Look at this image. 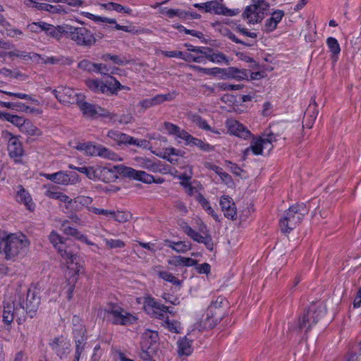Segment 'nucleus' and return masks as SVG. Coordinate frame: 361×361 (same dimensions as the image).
<instances>
[{
	"instance_id": "obj_1",
	"label": "nucleus",
	"mask_w": 361,
	"mask_h": 361,
	"mask_svg": "<svg viewBox=\"0 0 361 361\" xmlns=\"http://www.w3.org/2000/svg\"><path fill=\"white\" fill-rule=\"evenodd\" d=\"M39 300L36 298L33 292L27 291L26 306L24 307L21 302L16 300H6L4 302L3 321L6 324H11L16 317L18 324L25 319V312L32 318L38 309Z\"/></svg>"
},
{
	"instance_id": "obj_2",
	"label": "nucleus",
	"mask_w": 361,
	"mask_h": 361,
	"mask_svg": "<svg viewBox=\"0 0 361 361\" xmlns=\"http://www.w3.org/2000/svg\"><path fill=\"white\" fill-rule=\"evenodd\" d=\"M30 242L22 233H10L0 239V253L6 260L15 261L23 257L29 250Z\"/></svg>"
},
{
	"instance_id": "obj_3",
	"label": "nucleus",
	"mask_w": 361,
	"mask_h": 361,
	"mask_svg": "<svg viewBox=\"0 0 361 361\" xmlns=\"http://www.w3.org/2000/svg\"><path fill=\"white\" fill-rule=\"evenodd\" d=\"M307 214L304 204H296L288 208L280 220V226L283 233H290L296 228Z\"/></svg>"
},
{
	"instance_id": "obj_4",
	"label": "nucleus",
	"mask_w": 361,
	"mask_h": 361,
	"mask_svg": "<svg viewBox=\"0 0 361 361\" xmlns=\"http://www.w3.org/2000/svg\"><path fill=\"white\" fill-rule=\"evenodd\" d=\"M68 31V37L78 45L90 47L96 42L94 35L86 27L69 25Z\"/></svg>"
},
{
	"instance_id": "obj_5",
	"label": "nucleus",
	"mask_w": 361,
	"mask_h": 361,
	"mask_svg": "<svg viewBox=\"0 0 361 361\" xmlns=\"http://www.w3.org/2000/svg\"><path fill=\"white\" fill-rule=\"evenodd\" d=\"M105 312L111 316V322L116 325L128 326L135 324L137 317L118 305H111Z\"/></svg>"
},
{
	"instance_id": "obj_6",
	"label": "nucleus",
	"mask_w": 361,
	"mask_h": 361,
	"mask_svg": "<svg viewBox=\"0 0 361 361\" xmlns=\"http://www.w3.org/2000/svg\"><path fill=\"white\" fill-rule=\"evenodd\" d=\"M78 106L85 117L95 118L97 116H102L109 118L110 120L114 121V122L116 121V114L109 112L101 106L85 102V98L80 99L78 103Z\"/></svg>"
},
{
	"instance_id": "obj_7",
	"label": "nucleus",
	"mask_w": 361,
	"mask_h": 361,
	"mask_svg": "<svg viewBox=\"0 0 361 361\" xmlns=\"http://www.w3.org/2000/svg\"><path fill=\"white\" fill-rule=\"evenodd\" d=\"M76 149L84 152L88 156H99L111 160H116L118 155L108 148L99 145H93L92 143H79Z\"/></svg>"
},
{
	"instance_id": "obj_8",
	"label": "nucleus",
	"mask_w": 361,
	"mask_h": 361,
	"mask_svg": "<svg viewBox=\"0 0 361 361\" xmlns=\"http://www.w3.org/2000/svg\"><path fill=\"white\" fill-rule=\"evenodd\" d=\"M52 93L56 99L63 104H78L80 99L85 98L83 94L76 92L73 89L63 86H59L56 89L52 90Z\"/></svg>"
},
{
	"instance_id": "obj_9",
	"label": "nucleus",
	"mask_w": 361,
	"mask_h": 361,
	"mask_svg": "<svg viewBox=\"0 0 361 361\" xmlns=\"http://www.w3.org/2000/svg\"><path fill=\"white\" fill-rule=\"evenodd\" d=\"M107 137L113 140L118 145H133L146 148L149 142L146 140H139L118 130H111L107 133Z\"/></svg>"
},
{
	"instance_id": "obj_10",
	"label": "nucleus",
	"mask_w": 361,
	"mask_h": 361,
	"mask_svg": "<svg viewBox=\"0 0 361 361\" xmlns=\"http://www.w3.org/2000/svg\"><path fill=\"white\" fill-rule=\"evenodd\" d=\"M47 179L54 182L56 184L61 185H74L80 181L77 174L69 175L66 171H60L54 173L42 174Z\"/></svg>"
},
{
	"instance_id": "obj_11",
	"label": "nucleus",
	"mask_w": 361,
	"mask_h": 361,
	"mask_svg": "<svg viewBox=\"0 0 361 361\" xmlns=\"http://www.w3.org/2000/svg\"><path fill=\"white\" fill-rule=\"evenodd\" d=\"M183 231L193 240L200 243H203L206 246V247L210 251L214 250V244L211 235H209V233H204L203 231V228H202V231L203 232L204 235H201L200 233L193 230L188 225H185L183 227Z\"/></svg>"
},
{
	"instance_id": "obj_12",
	"label": "nucleus",
	"mask_w": 361,
	"mask_h": 361,
	"mask_svg": "<svg viewBox=\"0 0 361 361\" xmlns=\"http://www.w3.org/2000/svg\"><path fill=\"white\" fill-rule=\"evenodd\" d=\"M2 137L8 139V151L11 157L20 158L23 154V149L19 140L10 132L4 130L1 133Z\"/></svg>"
},
{
	"instance_id": "obj_13",
	"label": "nucleus",
	"mask_w": 361,
	"mask_h": 361,
	"mask_svg": "<svg viewBox=\"0 0 361 361\" xmlns=\"http://www.w3.org/2000/svg\"><path fill=\"white\" fill-rule=\"evenodd\" d=\"M318 317L319 314H317L316 310H309L299 319L295 330L307 332L313 324L317 322Z\"/></svg>"
},
{
	"instance_id": "obj_14",
	"label": "nucleus",
	"mask_w": 361,
	"mask_h": 361,
	"mask_svg": "<svg viewBox=\"0 0 361 361\" xmlns=\"http://www.w3.org/2000/svg\"><path fill=\"white\" fill-rule=\"evenodd\" d=\"M260 6L255 4L247 6L243 13V18L247 19L251 24L261 22L264 15L262 11H260Z\"/></svg>"
},
{
	"instance_id": "obj_15",
	"label": "nucleus",
	"mask_w": 361,
	"mask_h": 361,
	"mask_svg": "<svg viewBox=\"0 0 361 361\" xmlns=\"http://www.w3.org/2000/svg\"><path fill=\"white\" fill-rule=\"evenodd\" d=\"M220 205L225 217L235 220L237 219V210L231 197L222 196L220 200Z\"/></svg>"
},
{
	"instance_id": "obj_16",
	"label": "nucleus",
	"mask_w": 361,
	"mask_h": 361,
	"mask_svg": "<svg viewBox=\"0 0 361 361\" xmlns=\"http://www.w3.org/2000/svg\"><path fill=\"white\" fill-rule=\"evenodd\" d=\"M226 126L230 134L246 139L251 135L250 130L235 120H228Z\"/></svg>"
},
{
	"instance_id": "obj_17",
	"label": "nucleus",
	"mask_w": 361,
	"mask_h": 361,
	"mask_svg": "<svg viewBox=\"0 0 361 361\" xmlns=\"http://www.w3.org/2000/svg\"><path fill=\"white\" fill-rule=\"evenodd\" d=\"M60 256L66 261L67 264H73L77 258L73 248L72 243L67 240L63 245H59L56 250Z\"/></svg>"
},
{
	"instance_id": "obj_18",
	"label": "nucleus",
	"mask_w": 361,
	"mask_h": 361,
	"mask_svg": "<svg viewBox=\"0 0 361 361\" xmlns=\"http://www.w3.org/2000/svg\"><path fill=\"white\" fill-rule=\"evenodd\" d=\"M216 75L223 74L226 78H234L236 80H243L247 78L246 70L239 69L235 67H229L228 68H217Z\"/></svg>"
},
{
	"instance_id": "obj_19",
	"label": "nucleus",
	"mask_w": 361,
	"mask_h": 361,
	"mask_svg": "<svg viewBox=\"0 0 361 361\" xmlns=\"http://www.w3.org/2000/svg\"><path fill=\"white\" fill-rule=\"evenodd\" d=\"M223 0L211 1L212 13L225 16H235L240 13L238 8L230 9L221 4Z\"/></svg>"
},
{
	"instance_id": "obj_20",
	"label": "nucleus",
	"mask_w": 361,
	"mask_h": 361,
	"mask_svg": "<svg viewBox=\"0 0 361 361\" xmlns=\"http://www.w3.org/2000/svg\"><path fill=\"white\" fill-rule=\"evenodd\" d=\"M71 344L63 337L56 338L52 343V348L61 358L67 356L70 352Z\"/></svg>"
},
{
	"instance_id": "obj_21",
	"label": "nucleus",
	"mask_w": 361,
	"mask_h": 361,
	"mask_svg": "<svg viewBox=\"0 0 361 361\" xmlns=\"http://www.w3.org/2000/svg\"><path fill=\"white\" fill-rule=\"evenodd\" d=\"M157 155L168 160L171 164H176L178 161L179 157L183 156V152L173 147H168L162 152L157 153Z\"/></svg>"
},
{
	"instance_id": "obj_22",
	"label": "nucleus",
	"mask_w": 361,
	"mask_h": 361,
	"mask_svg": "<svg viewBox=\"0 0 361 361\" xmlns=\"http://www.w3.org/2000/svg\"><path fill=\"white\" fill-rule=\"evenodd\" d=\"M77 171L84 173L89 179L96 180L100 178L101 173L105 169L100 166H82L77 169Z\"/></svg>"
},
{
	"instance_id": "obj_23",
	"label": "nucleus",
	"mask_w": 361,
	"mask_h": 361,
	"mask_svg": "<svg viewBox=\"0 0 361 361\" xmlns=\"http://www.w3.org/2000/svg\"><path fill=\"white\" fill-rule=\"evenodd\" d=\"M68 27L69 25H59L55 27L47 23V26H46L44 31L48 35L56 39L57 40H60L62 37V34H68Z\"/></svg>"
},
{
	"instance_id": "obj_24",
	"label": "nucleus",
	"mask_w": 361,
	"mask_h": 361,
	"mask_svg": "<svg viewBox=\"0 0 361 361\" xmlns=\"http://www.w3.org/2000/svg\"><path fill=\"white\" fill-rule=\"evenodd\" d=\"M157 331L147 329L142 334V341L141 345L145 346L146 349H154L153 345L157 343Z\"/></svg>"
},
{
	"instance_id": "obj_25",
	"label": "nucleus",
	"mask_w": 361,
	"mask_h": 361,
	"mask_svg": "<svg viewBox=\"0 0 361 361\" xmlns=\"http://www.w3.org/2000/svg\"><path fill=\"white\" fill-rule=\"evenodd\" d=\"M265 147V145L262 140V137L253 139L250 146L245 149L243 152V157L245 158L250 152H252L255 155H259L262 154L263 148Z\"/></svg>"
},
{
	"instance_id": "obj_26",
	"label": "nucleus",
	"mask_w": 361,
	"mask_h": 361,
	"mask_svg": "<svg viewBox=\"0 0 361 361\" xmlns=\"http://www.w3.org/2000/svg\"><path fill=\"white\" fill-rule=\"evenodd\" d=\"M19 187L20 190L17 192V201L23 203L29 210H34L35 204L32 202L30 195L21 185Z\"/></svg>"
},
{
	"instance_id": "obj_27",
	"label": "nucleus",
	"mask_w": 361,
	"mask_h": 361,
	"mask_svg": "<svg viewBox=\"0 0 361 361\" xmlns=\"http://www.w3.org/2000/svg\"><path fill=\"white\" fill-rule=\"evenodd\" d=\"M283 16L284 12L281 10L274 11L272 13L271 17L266 21L264 25L266 32H269L275 30Z\"/></svg>"
},
{
	"instance_id": "obj_28",
	"label": "nucleus",
	"mask_w": 361,
	"mask_h": 361,
	"mask_svg": "<svg viewBox=\"0 0 361 361\" xmlns=\"http://www.w3.org/2000/svg\"><path fill=\"white\" fill-rule=\"evenodd\" d=\"M85 84L90 90L96 93H109V89L108 85L97 79H87L85 81Z\"/></svg>"
},
{
	"instance_id": "obj_29",
	"label": "nucleus",
	"mask_w": 361,
	"mask_h": 361,
	"mask_svg": "<svg viewBox=\"0 0 361 361\" xmlns=\"http://www.w3.org/2000/svg\"><path fill=\"white\" fill-rule=\"evenodd\" d=\"M178 354L180 356L190 355L192 353V341L187 337L179 339L177 342Z\"/></svg>"
},
{
	"instance_id": "obj_30",
	"label": "nucleus",
	"mask_w": 361,
	"mask_h": 361,
	"mask_svg": "<svg viewBox=\"0 0 361 361\" xmlns=\"http://www.w3.org/2000/svg\"><path fill=\"white\" fill-rule=\"evenodd\" d=\"M185 141L186 145H195L198 147L200 149L206 152H209L214 149V147L210 145L208 143L203 142L202 140L195 138L192 136L190 134H188L185 137Z\"/></svg>"
},
{
	"instance_id": "obj_31",
	"label": "nucleus",
	"mask_w": 361,
	"mask_h": 361,
	"mask_svg": "<svg viewBox=\"0 0 361 361\" xmlns=\"http://www.w3.org/2000/svg\"><path fill=\"white\" fill-rule=\"evenodd\" d=\"M164 126L170 135H176L183 140L185 139V136L186 137L188 134L186 130L180 129L178 126L169 122H164Z\"/></svg>"
},
{
	"instance_id": "obj_32",
	"label": "nucleus",
	"mask_w": 361,
	"mask_h": 361,
	"mask_svg": "<svg viewBox=\"0 0 361 361\" xmlns=\"http://www.w3.org/2000/svg\"><path fill=\"white\" fill-rule=\"evenodd\" d=\"M152 308L153 312L158 314V312H169V307L156 301L153 298H147L145 300V308Z\"/></svg>"
},
{
	"instance_id": "obj_33",
	"label": "nucleus",
	"mask_w": 361,
	"mask_h": 361,
	"mask_svg": "<svg viewBox=\"0 0 361 361\" xmlns=\"http://www.w3.org/2000/svg\"><path fill=\"white\" fill-rule=\"evenodd\" d=\"M79 331H80V333H81V334H80L78 336L75 335L76 349H75V360L74 361H79L80 355L84 350L85 338L84 336L83 329L81 328Z\"/></svg>"
},
{
	"instance_id": "obj_34",
	"label": "nucleus",
	"mask_w": 361,
	"mask_h": 361,
	"mask_svg": "<svg viewBox=\"0 0 361 361\" xmlns=\"http://www.w3.org/2000/svg\"><path fill=\"white\" fill-rule=\"evenodd\" d=\"M100 6L108 10V11H116L118 13H125L126 14L130 15L132 13V9L130 8L125 7L121 4L114 3V2H109L106 4H101Z\"/></svg>"
},
{
	"instance_id": "obj_35",
	"label": "nucleus",
	"mask_w": 361,
	"mask_h": 361,
	"mask_svg": "<svg viewBox=\"0 0 361 361\" xmlns=\"http://www.w3.org/2000/svg\"><path fill=\"white\" fill-rule=\"evenodd\" d=\"M208 61L220 63L224 62L226 64H229V61L227 59V57L225 54L221 52H213L212 49L208 47V55H207Z\"/></svg>"
},
{
	"instance_id": "obj_36",
	"label": "nucleus",
	"mask_w": 361,
	"mask_h": 361,
	"mask_svg": "<svg viewBox=\"0 0 361 361\" xmlns=\"http://www.w3.org/2000/svg\"><path fill=\"white\" fill-rule=\"evenodd\" d=\"M169 247L179 253H185L191 250V244L184 241H169Z\"/></svg>"
},
{
	"instance_id": "obj_37",
	"label": "nucleus",
	"mask_w": 361,
	"mask_h": 361,
	"mask_svg": "<svg viewBox=\"0 0 361 361\" xmlns=\"http://www.w3.org/2000/svg\"><path fill=\"white\" fill-rule=\"evenodd\" d=\"M135 161L138 165L143 169L152 171H155L157 169V165L147 157H136Z\"/></svg>"
},
{
	"instance_id": "obj_38",
	"label": "nucleus",
	"mask_w": 361,
	"mask_h": 361,
	"mask_svg": "<svg viewBox=\"0 0 361 361\" xmlns=\"http://www.w3.org/2000/svg\"><path fill=\"white\" fill-rule=\"evenodd\" d=\"M21 131L25 132L30 136L39 137L42 135V132L37 127L32 125L30 121H25Z\"/></svg>"
},
{
	"instance_id": "obj_39",
	"label": "nucleus",
	"mask_w": 361,
	"mask_h": 361,
	"mask_svg": "<svg viewBox=\"0 0 361 361\" xmlns=\"http://www.w3.org/2000/svg\"><path fill=\"white\" fill-rule=\"evenodd\" d=\"M194 50L196 51V54H195L194 62L205 64L208 60V47H202L200 49Z\"/></svg>"
},
{
	"instance_id": "obj_40",
	"label": "nucleus",
	"mask_w": 361,
	"mask_h": 361,
	"mask_svg": "<svg viewBox=\"0 0 361 361\" xmlns=\"http://www.w3.org/2000/svg\"><path fill=\"white\" fill-rule=\"evenodd\" d=\"M3 116L5 118L6 121L11 122V123L16 126L20 127V130L22 129L23 126H24L26 121L23 117L8 113L3 114Z\"/></svg>"
},
{
	"instance_id": "obj_41",
	"label": "nucleus",
	"mask_w": 361,
	"mask_h": 361,
	"mask_svg": "<svg viewBox=\"0 0 361 361\" xmlns=\"http://www.w3.org/2000/svg\"><path fill=\"white\" fill-rule=\"evenodd\" d=\"M93 200L92 197L84 195L78 196L73 199V203L76 204V207H78V204H80L82 207H86L88 211L90 208H94V207L90 206Z\"/></svg>"
},
{
	"instance_id": "obj_42",
	"label": "nucleus",
	"mask_w": 361,
	"mask_h": 361,
	"mask_svg": "<svg viewBox=\"0 0 361 361\" xmlns=\"http://www.w3.org/2000/svg\"><path fill=\"white\" fill-rule=\"evenodd\" d=\"M164 326L168 329L171 332L180 334L181 330L180 323L176 320H170L166 319L164 321Z\"/></svg>"
},
{
	"instance_id": "obj_43",
	"label": "nucleus",
	"mask_w": 361,
	"mask_h": 361,
	"mask_svg": "<svg viewBox=\"0 0 361 361\" xmlns=\"http://www.w3.org/2000/svg\"><path fill=\"white\" fill-rule=\"evenodd\" d=\"M112 218L119 223H125L132 218V214L130 212H126L123 211H114Z\"/></svg>"
},
{
	"instance_id": "obj_44",
	"label": "nucleus",
	"mask_w": 361,
	"mask_h": 361,
	"mask_svg": "<svg viewBox=\"0 0 361 361\" xmlns=\"http://www.w3.org/2000/svg\"><path fill=\"white\" fill-rule=\"evenodd\" d=\"M102 59L105 61L108 60H111L115 64L121 66L126 65L129 63V61L125 58L121 59L120 56L117 55H111L110 54H104L102 56Z\"/></svg>"
},
{
	"instance_id": "obj_45",
	"label": "nucleus",
	"mask_w": 361,
	"mask_h": 361,
	"mask_svg": "<svg viewBox=\"0 0 361 361\" xmlns=\"http://www.w3.org/2000/svg\"><path fill=\"white\" fill-rule=\"evenodd\" d=\"M116 169L121 175L128 178H133V179L137 173V171L134 169L123 165L117 166Z\"/></svg>"
},
{
	"instance_id": "obj_46",
	"label": "nucleus",
	"mask_w": 361,
	"mask_h": 361,
	"mask_svg": "<svg viewBox=\"0 0 361 361\" xmlns=\"http://www.w3.org/2000/svg\"><path fill=\"white\" fill-rule=\"evenodd\" d=\"M134 179L142 181L145 183H152L155 181L154 176L147 173L143 171H137V173L135 176H134Z\"/></svg>"
},
{
	"instance_id": "obj_47",
	"label": "nucleus",
	"mask_w": 361,
	"mask_h": 361,
	"mask_svg": "<svg viewBox=\"0 0 361 361\" xmlns=\"http://www.w3.org/2000/svg\"><path fill=\"white\" fill-rule=\"evenodd\" d=\"M190 121L203 130H211V127L207 124V121L199 115H191Z\"/></svg>"
},
{
	"instance_id": "obj_48",
	"label": "nucleus",
	"mask_w": 361,
	"mask_h": 361,
	"mask_svg": "<svg viewBox=\"0 0 361 361\" xmlns=\"http://www.w3.org/2000/svg\"><path fill=\"white\" fill-rule=\"evenodd\" d=\"M50 243L57 250L59 245H63L67 239L63 240V238L55 231H52L49 236Z\"/></svg>"
},
{
	"instance_id": "obj_49",
	"label": "nucleus",
	"mask_w": 361,
	"mask_h": 361,
	"mask_svg": "<svg viewBox=\"0 0 361 361\" xmlns=\"http://www.w3.org/2000/svg\"><path fill=\"white\" fill-rule=\"evenodd\" d=\"M326 44L334 55H338L341 51L340 45L336 39L334 37H329L326 39Z\"/></svg>"
},
{
	"instance_id": "obj_50",
	"label": "nucleus",
	"mask_w": 361,
	"mask_h": 361,
	"mask_svg": "<svg viewBox=\"0 0 361 361\" xmlns=\"http://www.w3.org/2000/svg\"><path fill=\"white\" fill-rule=\"evenodd\" d=\"M159 276L164 279L166 281L170 282L174 285H179L180 280L178 279L176 276H174L171 273L166 271H162L159 272Z\"/></svg>"
},
{
	"instance_id": "obj_51",
	"label": "nucleus",
	"mask_w": 361,
	"mask_h": 361,
	"mask_svg": "<svg viewBox=\"0 0 361 361\" xmlns=\"http://www.w3.org/2000/svg\"><path fill=\"white\" fill-rule=\"evenodd\" d=\"M84 16L89 19H91L95 22H102V23H115L116 20L114 18H109L106 17H101L98 16H95L90 13L86 12L84 13Z\"/></svg>"
},
{
	"instance_id": "obj_52",
	"label": "nucleus",
	"mask_w": 361,
	"mask_h": 361,
	"mask_svg": "<svg viewBox=\"0 0 361 361\" xmlns=\"http://www.w3.org/2000/svg\"><path fill=\"white\" fill-rule=\"evenodd\" d=\"M46 26H47V23L45 22H34L27 25V28L30 31L32 32H39L41 31H44L46 29Z\"/></svg>"
},
{
	"instance_id": "obj_53",
	"label": "nucleus",
	"mask_w": 361,
	"mask_h": 361,
	"mask_svg": "<svg viewBox=\"0 0 361 361\" xmlns=\"http://www.w3.org/2000/svg\"><path fill=\"white\" fill-rule=\"evenodd\" d=\"M104 242L109 248H121L125 246V243L119 239H106L105 238Z\"/></svg>"
},
{
	"instance_id": "obj_54",
	"label": "nucleus",
	"mask_w": 361,
	"mask_h": 361,
	"mask_svg": "<svg viewBox=\"0 0 361 361\" xmlns=\"http://www.w3.org/2000/svg\"><path fill=\"white\" fill-rule=\"evenodd\" d=\"M44 187L47 188V190L45 192V195L47 197L54 200L59 199L61 192L58 191L55 186L48 185Z\"/></svg>"
},
{
	"instance_id": "obj_55",
	"label": "nucleus",
	"mask_w": 361,
	"mask_h": 361,
	"mask_svg": "<svg viewBox=\"0 0 361 361\" xmlns=\"http://www.w3.org/2000/svg\"><path fill=\"white\" fill-rule=\"evenodd\" d=\"M190 68L194 70L195 71L202 73L205 75H216V68H202L198 66L195 65H190L189 66Z\"/></svg>"
},
{
	"instance_id": "obj_56",
	"label": "nucleus",
	"mask_w": 361,
	"mask_h": 361,
	"mask_svg": "<svg viewBox=\"0 0 361 361\" xmlns=\"http://www.w3.org/2000/svg\"><path fill=\"white\" fill-rule=\"evenodd\" d=\"M63 231L66 235L73 236L77 239L82 238V234L80 233L76 228L71 226H65L64 224H63Z\"/></svg>"
},
{
	"instance_id": "obj_57",
	"label": "nucleus",
	"mask_w": 361,
	"mask_h": 361,
	"mask_svg": "<svg viewBox=\"0 0 361 361\" xmlns=\"http://www.w3.org/2000/svg\"><path fill=\"white\" fill-rule=\"evenodd\" d=\"M1 92L8 96L15 97H17L19 99H23L30 100V101L35 102V104H38V101L37 99L32 98L31 96H30L29 94H27L14 93V92H7V91H1Z\"/></svg>"
},
{
	"instance_id": "obj_58",
	"label": "nucleus",
	"mask_w": 361,
	"mask_h": 361,
	"mask_svg": "<svg viewBox=\"0 0 361 361\" xmlns=\"http://www.w3.org/2000/svg\"><path fill=\"white\" fill-rule=\"evenodd\" d=\"M78 67L80 69L89 71L94 72L95 71V63H92L87 60H82L78 63Z\"/></svg>"
},
{
	"instance_id": "obj_59",
	"label": "nucleus",
	"mask_w": 361,
	"mask_h": 361,
	"mask_svg": "<svg viewBox=\"0 0 361 361\" xmlns=\"http://www.w3.org/2000/svg\"><path fill=\"white\" fill-rule=\"evenodd\" d=\"M235 31L238 32L242 34L245 37H248L250 38L255 39L257 37V34L255 32H250L247 29L243 27L241 25H238L235 28Z\"/></svg>"
},
{
	"instance_id": "obj_60",
	"label": "nucleus",
	"mask_w": 361,
	"mask_h": 361,
	"mask_svg": "<svg viewBox=\"0 0 361 361\" xmlns=\"http://www.w3.org/2000/svg\"><path fill=\"white\" fill-rule=\"evenodd\" d=\"M183 187L185 188L186 193L190 196H195L196 197L197 193H200L197 188L192 186L190 183H183Z\"/></svg>"
},
{
	"instance_id": "obj_61",
	"label": "nucleus",
	"mask_w": 361,
	"mask_h": 361,
	"mask_svg": "<svg viewBox=\"0 0 361 361\" xmlns=\"http://www.w3.org/2000/svg\"><path fill=\"white\" fill-rule=\"evenodd\" d=\"M7 55L9 58H11V59H13L14 57L20 58V59L30 58L28 53L23 51H20V50H14V51H9L7 53Z\"/></svg>"
},
{
	"instance_id": "obj_62",
	"label": "nucleus",
	"mask_w": 361,
	"mask_h": 361,
	"mask_svg": "<svg viewBox=\"0 0 361 361\" xmlns=\"http://www.w3.org/2000/svg\"><path fill=\"white\" fill-rule=\"evenodd\" d=\"M173 207L182 215H185L188 213V208L185 204L180 200H176L173 202Z\"/></svg>"
},
{
	"instance_id": "obj_63",
	"label": "nucleus",
	"mask_w": 361,
	"mask_h": 361,
	"mask_svg": "<svg viewBox=\"0 0 361 361\" xmlns=\"http://www.w3.org/2000/svg\"><path fill=\"white\" fill-rule=\"evenodd\" d=\"M168 264L174 267H183V257L182 256H173L171 257L168 261Z\"/></svg>"
},
{
	"instance_id": "obj_64",
	"label": "nucleus",
	"mask_w": 361,
	"mask_h": 361,
	"mask_svg": "<svg viewBox=\"0 0 361 361\" xmlns=\"http://www.w3.org/2000/svg\"><path fill=\"white\" fill-rule=\"evenodd\" d=\"M264 137H262V140H263L265 146L267 145V144H271L272 142H276V135L274 134L273 133L271 132H269L267 134H264L263 135Z\"/></svg>"
}]
</instances>
